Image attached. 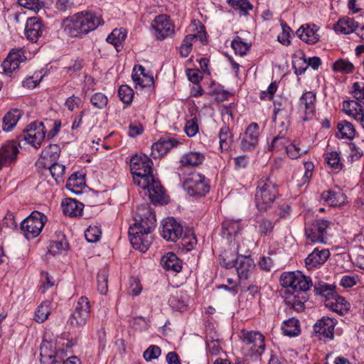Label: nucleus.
<instances>
[{
    "instance_id": "29",
    "label": "nucleus",
    "mask_w": 364,
    "mask_h": 364,
    "mask_svg": "<svg viewBox=\"0 0 364 364\" xmlns=\"http://www.w3.org/2000/svg\"><path fill=\"white\" fill-rule=\"evenodd\" d=\"M132 77L136 87H150L154 83L153 77L145 73V69L142 65H137L134 68Z\"/></svg>"
},
{
    "instance_id": "64",
    "label": "nucleus",
    "mask_w": 364,
    "mask_h": 364,
    "mask_svg": "<svg viewBox=\"0 0 364 364\" xmlns=\"http://www.w3.org/2000/svg\"><path fill=\"white\" fill-rule=\"evenodd\" d=\"M144 132L143 126L138 122H132L129 125L128 136L135 137L141 134Z\"/></svg>"
},
{
    "instance_id": "10",
    "label": "nucleus",
    "mask_w": 364,
    "mask_h": 364,
    "mask_svg": "<svg viewBox=\"0 0 364 364\" xmlns=\"http://www.w3.org/2000/svg\"><path fill=\"white\" fill-rule=\"evenodd\" d=\"M62 343H42L40 347L41 362L43 364H53L63 360L66 352Z\"/></svg>"
},
{
    "instance_id": "19",
    "label": "nucleus",
    "mask_w": 364,
    "mask_h": 364,
    "mask_svg": "<svg viewBox=\"0 0 364 364\" xmlns=\"http://www.w3.org/2000/svg\"><path fill=\"white\" fill-rule=\"evenodd\" d=\"M240 280H247L255 269V263L251 257H236L235 265Z\"/></svg>"
},
{
    "instance_id": "23",
    "label": "nucleus",
    "mask_w": 364,
    "mask_h": 364,
    "mask_svg": "<svg viewBox=\"0 0 364 364\" xmlns=\"http://www.w3.org/2000/svg\"><path fill=\"white\" fill-rule=\"evenodd\" d=\"M205 160V155L203 152L190 151L183 154L180 159L178 170L181 171L183 167H196L202 164Z\"/></svg>"
},
{
    "instance_id": "63",
    "label": "nucleus",
    "mask_w": 364,
    "mask_h": 364,
    "mask_svg": "<svg viewBox=\"0 0 364 364\" xmlns=\"http://www.w3.org/2000/svg\"><path fill=\"white\" fill-rule=\"evenodd\" d=\"M107 101V97L102 93H95L92 96V105L99 109L106 107Z\"/></svg>"
},
{
    "instance_id": "42",
    "label": "nucleus",
    "mask_w": 364,
    "mask_h": 364,
    "mask_svg": "<svg viewBox=\"0 0 364 364\" xmlns=\"http://www.w3.org/2000/svg\"><path fill=\"white\" fill-rule=\"evenodd\" d=\"M68 248V242L65 239V235L59 232L58 240L52 241L49 245V252L55 255L61 253Z\"/></svg>"
},
{
    "instance_id": "49",
    "label": "nucleus",
    "mask_w": 364,
    "mask_h": 364,
    "mask_svg": "<svg viewBox=\"0 0 364 364\" xmlns=\"http://www.w3.org/2000/svg\"><path fill=\"white\" fill-rule=\"evenodd\" d=\"M59 154V146L57 144H50L42 150L41 156L42 158L49 159L52 161L57 159Z\"/></svg>"
},
{
    "instance_id": "3",
    "label": "nucleus",
    "mask_w": 364,
    "mask_h": 364,
    "mask_svg": "<svg viewBox=\"0 0 364 364\" xmlns=\"http://www.w3.org/2000/svg\"><path fill=\"white\" fill-rule=\"evenodd\" d=\"M61 28L68 38H83L91 31V11L85 10L65 18Z\"/></svg>"
},
{
    "instance_id": "47",
    "label": "nucleus",
    "mask_w": 364,
    "mask_h": 364,
    "mask_svg": "<svg viewBox=\"0 0 364 364\" xmlns=\"http://www.w3.org/2000/svg\"><path fill=\"white\" fill-rule=\"evenodd\" d=\"M309 149L304 146H299V144H290L286 146L287 154L291 159H297L302 154L308 152Z\"/></svg>"
},
{
    "instance_id": "39",
    "label": "nucleus",
    "mask_w": 364,
    "mask_h": 364,
    "mask_svg": "<svg viewBox=\"0 0 364 364\" xmlns=\"http://www.w3.org/2000/svg\"><path fill=\"white\" fill-rule=\"evenodd\" d=\"M282 331L284 335L289 337L298 336L301 332L299 320L293 317L284 321L282 326Z\"/></svg>"
},
{
    "instance_id": "20",
    "label": "nucleus",
    "mask_w": 364,
    "mask_h": 364,
    "mask_svg": "<svg viewBox=\"0 0 364 364\" xmlns=\"http://www.w3.org/2000/svg\"><path fill=\"white\" fill-rule=\"evenodd\" d=\"M318 31V28L317 26L314 24H304L298 28L296 35L302 41L308 44H314L317 43L320 38Z\"/></svg>"
},
{
    "instance_id": "62",
    "label": "nucleus",
    "mask_w": 364,
    "mask_h": 364,
    "mask_svg": "<svg viewBox=\"0 0 364 364\" xmlns=\"http://www.w3.org/2000/svg\"><path fill=\"white\" fill-rule=\"evenodd\" d=\"M236 258L232 257L231 258L228 255V252H225L223 255L219 256V262L221 266L230 269L234 267L235 265Z\"/></svg>"
},
{
    "instance_id": "56",
    "label": "nucleus",
    "mask_w": 364,
    "mask_h": 364,
    "mask_svg": "<svg viewBox=\"0 0 364 364\" xmlns=\"http://www.w3.org/2000/svg\"><path fill=\"white\" fill-rule=\"evenodd\" d=\"M282 33L277 36V40L282 45L288 46L290 44V27L283 21L280 20Z\"/></svg>"
},
{
    "instance_id": "7",
    "label": "nucleus",
    "mask_w": 364,
    "mask_h": 364,
    "mask_svg": "<svg viewBox=\"0 0 364 364\" xmlns=\"http://www.w3.org/2000/svg\"><path fill=\"white\" fill-rule=\"evenodd\" d=\"M46 221L43 213L33 211L21 223L20 228L27 239H33L39 235Z\"/></svg>"
},
{
    "instance_id": "1",
    "label": "nucleus",
    "mask_w": 364,
    "mask_h": 364,
    "mask_svg": "<svg viewBox=\"0 0 364 364\" xmlns=\"http://www.w3.org/2000/svg\"><path fill=\"white\" fill-rule=\"evenodd\" d=\"M130 169L135 184L146 190L151 200L154 203H162L164 190L160 181L153 174V162L145 154H135L130 159Z\"/></svg>"
},
{
    "instance_id": "38",
    "label": "nucleus",
    "mask_w": 364,
    "mask_h": 364,
    "mask_svg": "<svg viewBox=\"0 0 364 364\" xmlns=\"http://www.w3.org/2000/svg\"><path fill=\"white\" fill-rule=\"evenodd\" d=\"M218 138L221 151L228 150L233 141V136L228 126L224 124L220 128Z\"/></svg>"
},
{
    "instance_id": "25",
    "label": "nucleus",
    "mask_w": 364,
    "mask_h": 364,
    "mask_svg": "<svg viewBox=\"0 0 364 364\" xmlns=\"http://www.w3.org/2000/svg\"><path fill=\"white\" fill-rule=\"evenodd\" d=\"M330 252L328 250H319L316 248L305 259L306 267L308 269H312L317 266L323 264L329 257Z\"/></svg>"
},
{
    "instance_id": "32",
    "label": "nucleus",
    "mask_w": 364,
    "mask_h": 364,
    "mask_svg": "<svg viewBox=\"0 0 364 364\" xmlns=\"http://www.w3.org/2000/svg\"><path fill=\"white\" fill-rule=\"evenodd\" d=\"M63 212L70 217H77L82 215L84 205L73 198H65L61 203Z\"/></svg>"
},
{
    "instance_id": "55",
    "label": "nucleus",
    "mask_w": 364,
    "mask_h": 364,
    "mask_svg": "<svg viewBox=\"0 0 364 364\" xmlns=\"http://www.w3.org/2000/svg\"><path fill=\"white\" fill-rule=\"evenodd\" d=\"M351 95L355 98V101L364 105V83L363 82H354L352 85Z\"/></svg>"
},
{
    "instance_id": "41",
    "label": "nucleus",
    "mask_w": 364,
    "mask_h": 364,
    "mask_svg": "<svg viewBox=\"0 0 364 364\" xmlns=\"http://www.w3.org/2000/svg\"><path fill=\"white\" fill-rule=\"evenodd\" d=\"M127 37V31L124 28H115L107 36V41L112 44L118 50V47L122 46Z\"/></svg>"
},
{
    "instance_id": "36",
    "label": "nucleus",
    "mask_w": 364,
    "mask_h": 364,
    "mask_svg": "<svg viewBox=\"0 0 364 364\" xmlns=\"http://www.w3.org/2000/svg\"><path fill=\"white\" fill-rule=\"evenodd\" d=\"M358 28V23L353 18L349 17L340 18L333 26V29L337 33L345 35L354 32Z\"/></svg>"
},
{
    "instance_id": "4",
    "label": "nucleus",
    "mask_w": 364,
    "mask_h": 364,
    "mask_svg": "<svg viewBox=\"0 0 364 364\" xmlns=\"http://www.w3.org/2000/svg\"><path fill=\"white\" fill-rule=\"evenodd\" d=\"M279 195L278 186L271 177H262L257 182L255 194L256 207L259 211L271 208Z\"/></svg>"
},
{
    "instance_id": "59",
    "label": "nucleus",
    "mask_w": 364,
    "mask_h": 364,
    "mask_svg": "<svg viewBox=\"0 0 364 364\" xmlns=\"http://www.w3.org/2000/svg\"><path fill=\"white\" fill-rule=\"evenodd\" d=\"M199 127L196 117L186 122L184 131L188 136L193 137L196 136Z\"/></svg>"
},
{
    "instance_id": "40",
    "label": "nucleus",
    "mask_w": 364,
    "mask_h": 364,
    "mask_svg": "<svg viewBox=\"0 0 364 364\" xmlns=\"http://www.w3.org/2000/svg\"><path fill=\"white\" fill-rule=\"evenodd\" d=\"M337 128V136L340 139H352L355 135L354 126L346 120L339 122Z\"/></svg>"
},
{
    "instance_id": "43",
    "label": "nucleus",
    "mask_w": 364,
    "mask_h": 364,
    "mask_svg": "<svg viewBox=\"0 0 364 364\" xmlns=\"http://www.w3.org/2000/svg\"><path fill=\"white\" fill-rule=\"evenodd\" d=\"M109 271L106 266L103 267L97 275V289L101 294H106L108 291Z\"/></svg>"
},
{
    "instance_id": "52",
    "label": "nucleus",
    "mask_w": 364,
    "mask_h": 364,
    "mask_svg": "<svg viewBox=\"0 0 364 364\" xmlns=\"http://www.w3.org/2000/svg\"><path fill=\"white\" fill-rule=\"evenodd\" d=\"M240 338L243 341H264V336L257 331H245L240 332Z\"/></svg>"
},
{
    "instance_id": "11",
    "label": "nucleus",
    "mask_w": 364,
    "mask_h": 364,
    "mask_svg": "<svg viewBox=\"0 0 364 364\" xmlns=\"http://www.w3.org/2000/svg\"><path fill=\"white\" fill-rule=\"evenodd\" d=\"M46 129L43 122H34L20 136L21 141L24 140L36 149L41 146L46 136Z\"/></svg>"
},
{
    "instance_id": "9",
    "label": "nucleus",
    "mask_w": 364,
    "mask_h": 364,
    "mask_svg": "<svg viewBox=\"0 0 364 364\" xmlns=\"http://www.w3.org/2000/svg\"><path fill=\"white\" fill-rule=\"evenodd\" d=\"M331 225V221L321 218L308 221L305 226L307 240L313 243L325 242L327 230Z\"/></svg>"
},
{
    "instance_id": "24",
    "label": "nucleus",
    "mask_w": 364,
    "mask_h": 364,
    "mask_svg": "<svg viewBox=\"0 0 364 364\" xmlns=\"http://www.w3.org/2000/svg\"><path fill=\"white\" fill-rule=\"evenodd\" d=\"M66 188L75 194H80L88 189L85 183V173L78 171L73 173L67 181Z\"/></svg>"
},
{
    "instance_id": "44",
    "label": "nucleus",
    "mask_w": 364,
    "mask_h": 364,
    "mask_svg": "<svg viewBox=\"0 0 364 364\" xmlns=\"http://www.w3.org/2000/svg\"><path fill=\"white\" fill-rule=\"evenodd\" d=\"M51 302L48 300L43 301L35 311V321L38 323L44 322L50 314Z\"/></svg>"
},
{
    "instance_id": "14",
    "label": "nucleus",
    "mask_w": 364,
    "mask_h": 364,
    "mask_svg": "<svg viewBox=\"0 0 364 364\" xmlns=\"http://www.w3.org/2000/svg\"><path fill=\"white\" fill-rule=\"evenodd\" d=\"M161 235L167 241L176 242L182 237L183 227L175 218L168 217L161 222Z\"/></svg>"
},
{
    "instance_id": "13",
    "label": "nucleus",
    "mask_w": 364,
    "mask_h": 364,
    "mask_svg": "<svg viewBox=\"0 0 364 364\" xmlns=\"http://www.w3.org/2000/svg\"><path fill=\"white\" fill-rule=\"evenodd\" d=\"M259 127L256 122L250 123L240 138V146L244 151L255 150L259 142Z\"/></svg>"
},
{
    "instance_id": "57",
    "label": "nucleus",
    "mask_w": 364,
    "mask_h": 364,
    "mask_svg": "<svg viewBox=\"0 0 364 364\" xmlns=\"http://www.w3.org/2000/svg\"><path fill=\"white\" fill-rule=\"evenodd\" d=\"M257 228L260 235L263 236L270 234L274 228V225L271 220L267 219H262L261 220L258 221Z\"/></svg>"
},
{
    "instance_id": "2",
    "label": "nucleus",
    "mask_w": 364,
    "mask_h": 364,
    "mask_svg": "<svg viewBox=\"0 0 364 364\" xmlns=\"http://www.w3.org/2000/svg\"><path fill=\"white\" fill-rule=\"evenodd\" d=\"M139 219L129 227V236L132 247L141 252H145L153 241L151 231L155 228V215L146 205L138 208Z\"/></svg>"
},
{
    "instance_id": "53",
    "label": "nucleus",
    "mask_w": 364,
    "mask_h": 364,
    "mask_svg": "<svg viewBox=\"0 0 364 364\" xmlns=\"http://www.w3.org/2000/svg\"><path fill=\"white\" fill-rule=\"evenodd\" d=\"M231 46L235 53L243 55L247 53L250 48V44L243 41L240 37H236L231 43Z\"/></svg>"
},
{
    "instance_id": "33",
    "label": "nucleus",
    "mask_w": 364,
    "mask_h": 364,
    "mask_svg": "<svg viewBox=\"0 0 364 364\" xmlns=\"http://www.w3.org/2000/svg\"><path fill=\"white\" fill-rule=\"evenodd\" d=\"M307 300L306 291H299V293H291L286 298V304L290 309L296 312H301L304 309V303Z\"/></svg>"
},
{
    "instance_id": "15",
    "label": "nucleus",
    "mask_w": 364,
    "mask_h": 364,
    "mask_svg": "<svg viewBox=\"0 0 364 364\" xmlns=\"http://www.w3.org/2000/svg\"><path fill=\"white\" fill-rule=\"evenodd\" d=\"M90 301L88 298L82 296L78 300L74 312L69 318L68 322L71 325L83 326L90 318Z\"/></svg>"
},
{
    "instance_id": "18",
    "label": "nucleus",
    "mask_w": 364,
    "mask_h": 364,
    "mask_svg": "<svg viewBox=\"0 0 364 364\" xmlns=\"http://www.w3.org/2000/svg\"><path fill=\"white\" fill-rule=\"evenodd\" d=\"M45 27L40 18L37 17L28 18L25 27V35L29 41L36 42L38 38L42 36Z\"/></svg>"
},
{
    "instance_id": "35",
    "label": "nucleus",
    "mask_w": 364,
    "mask_h": 364,
    "mask_svg": "<svg viewBox=\"0 0 364 364\" xmlns=\"http://www.w3.org/2000/svg\"><path fill=\"white\" fill-rule=\"evenodd\" d=\"M161 264L167 271L180 272L182 269L181 261L173 252H167L161 259Z\"/></svg>"
},
{
    "instance_id": "58",
    "label": "nucleus",
    "mask_w": 364,
    "mask_h": 364,
    "mask_svg": "<svg viewBox=\"0 0 364 364\" xmlns=\"http://www.w3.org/2000/svg\"><path fill=\"white\" fill-rule=\"evenodd\" d=\"M228 3L237 9L240 10L244 14L252 9V5L248 0H228Z\"/></svg>"
},
{
    "instance_id": "16",
    "label": "nucleus",
    "mask_w": 364,
    "mask_h": 364,
    "mask_svg": "<svg viewBox=\"0 0 364 364\" xmlns=\"http://www.w3.org/2000/svg\"><path fill=\"white\" fill-rule=\"evenodd\" d=\"M156 38L163 40L173 35L174 26L168 16L165 14L156 16L151 23Z\"/></svg>"
},
{
    "instance_id": "5",
    "label": "nucleus",
    "mask_w": 364,
    "mask_h": 364,
    "mask_svg": "<svg viewBox=\"0 0 364 364\" xmlns=\"http://www.w3.org/2000/svg\"><path fill=\"white\" fill-rule=\"evenodd\" d=\"M183 187L189 196L194 198L203 197L210 191L208 180L205 176L196 171L184 178Z\"/></svg>"
},
{
    "instance_id": "45",
    "label": "nucleus",
    "mask_w": 364,
    "mask_h": 364,
    "mask_svg": "<svg viewBox=\"0 0 364 364\" xmlns=\"http://www.w3.org/2000/svg\"><path fill=\"white\" fill-rule=\"evenodd\" d=\"M287 132V128L284 130H282L279 134L273 138L271 145L269 146V150L272 151H279L287 146L289 141L287 138H285V133Z\"/></svg>"
},
{
    "instance_id": "54",
    "label": "nucleus",
    "mask_w": 364,
    "mask_h": 364,
    "mask_svg": "<svg viewBox=\"0 0 364 364\" xmlns=\"http://www.w3.org/2000/svg\"><path fill=\"white\" fill-rule=\"evenodd\" d=\"M118 96L124 103L129 104L133 100L134 91L129 86L122 85L119 87Z\"/></svg>"
},
{
    "instance_id": "22",
    "label": "nucleus",
    "mask_w": 364,
    "mask_h": 364,
    "mask_svg": "<svg viewBox=\"0 0 364 364\" xmlns=\"http://www.w3.org/2000/svg\"><path fill=\"white\" fill-rule=\"evenodd\" d=\"M321 199L330 206H341L346 203V196L338 187L325 191L321 193Z\"/></svg>"
},
{
    "instance_id": "17",
    "label": "nucleus",
    "mask_w": 364,
    "mask_h": 364,
    "mask_svg": "<svg viewBox=\"0 0 364 364\" xmlns=\"http://www.w3.org/2000/svg\"><path fill=\"white\" fill-rule=\"evenodd\" d=\"M336 321L329 317L323 316L314 326L315 336L319 339H333Z\"/></svg>"
},
{
    "instance_id": "61",
    "label": "nucleus",
    "mask_w": 364,
    "mask_h": 364,
    "mask_svg": "<svg viewBox=\"0 0 364 364\" xmlns=\"http://www.w3.org/2000/svg\"><path fill=\"white\" fill-rule=\"evenodd\" d=\"M161 355V349L157 346H150L144 353L146 360L150 361L157 358Z\"/></svg>"
},
{
    "instance_id": "12",
    "label": "nucleus",
    "mask_w": 364,
    "mask_h": 364,
    "mask_svg": "<svg viewBox=\"0 0 364 364\" xmlns=\"http://www.w3.org/2000/svg\"><path fill=\"white\" fill-rule=\"evenodd\" d=\"M316 95L314 92H304L298 102L299 117L304 122L311 120L316 114Z\"/></svg>"
},
{
    "instance_id": "34",
    "label": "nucleus",
    "mask_w": 364,
    "mask_h": 364,
    "mask_svg": "<svg viewBox=\"0 0 364 364\" xmlns=\"http://www.w3.org/2000/svg\"><path fill=\"white\" fill-rule=\"evenodd\" d=\"M178 144L177 140L174 139H163L151 146V156L156 158L166 154L168 150Z\"/></svg>"
},
{
    "instance_id": "48",
    "label": "nucleus",
    "mask_w": 364,
    "mask_h": 364,
    "mask_svg": "<svg viewBox=\"0 0 364 364\" xmlns=\"http://www.w3.org/2000/svg\"><path fill=\"white\" fill-rule=\"evenodd\" d=\"M334 71L340 72L342 73H351L353 72L354 66L348 60L339 59L336 60L332 66Z\"/></svg>"
},
{
    "instance_id": "26",
    "label": "nucleus",
    "mask_w": 364,
    "mask_h": 364,
    "mask_svg": "<svg viewBox=\"0 0 364 364\" xmlns=\"http://www.w3.org/2000/svg\"><path fill=\"white\" fill-rule=\"evenodd\" d=\"M240 223L237 220H225L222 223L221 235L229 242L240 236Z\"/></svg>"
},
{
    "instance_id": "21",
    "label": "nucleus",
    "mask_w": 364,
    "mask_h": 364,
    "mask_svg": "<svg viewBox=\"0 0 364 364\" xmlns=\"http://www.w3.org/2000/svg\"><path fill=\"white\" fill-rule=\"evenodd\" d=\"M26 60L24 52L21 49H13L4 60L2 67L5 72L11 73L19 66L20 63Z\"/></svg>"
},
{
    "instance_id": "60",
    "label": "nucleus",
    "mask_w": 364,
    "mask_h": 364,
    "mask_svg": "<svg viewBox=\"0 0 364 364\" xmlns=\"http://www.w3.org/2000/svg\"><path fill=\"white\" fill-rule=\"evenodd\" d=\"M292 64L293 68L294 69V73L297 75H302L308 68V65L306 64V59L304 58H299L297 59L294 60Z\"/></svg>"
},
{
    "instance_id": "46",
    "label": "nucleus",
    "mask_w": 364,
    "mask_h": 364,
    "mask_svg": "<svg viewBox=\"0 0 364 364\" xmlns=\"http://www.w3.org/2000/svg\"><path fill=\"white\" fill-rule=\"evenodd\" d=\"M325 161L327 164L333 169L341 170L343 164L341 161L339 154L336 151H331L326 153Z\"/></svg>"
},
{
    "instance_id": "27",
    "label": "nucleus",
    "mask_w": 364,
    "mask_h": 364,
    "mask_svg": "<svg viewBox=\"0 0 364 364\" xmlns=\"http://www.w3.org/2000/svg\"><path fill=\"white\" fill-rule=\"evenodd\" d=\"M342 110L347 115L351 117L357 122L364 117V107L362 104L354 100H346L343 102Z\"/></svg>"
},
{
    "instance_id": "8",
    "label": "nucleus",
    "mask_w": 364,
    "mask_h": 364,
    "mask_svg": "<svg viewBox=\"0 0 364 364\" xmlns=\"http://www.w3.org/2000/svg\"><path fill=\"white\" fill-rule=\"evenodd\" d=\"M318 293L325 297V306L333 311L343 315L350 309V304L344 297L337 294L329 285H323Z\"/></svg>"
},
{
    "instance_id": "30",
    "label": "nucleus",
    "mask_w": 364,
    "mask_h": 364,
    "mask_svg": "<svg viewBox=\"0 0 364 364\" xmlns=\"http://www.w3.org/2000/svg\"><path fill=\"white\" fill-rule=\"evenodd\" d=\"M250 241L244 240L240 235L235 240H230V250L231 252L237 255V257H251L250 250Z\"/></svg>"
},
{
    "instance_id": "51",
    "label": "nucleus",
    "mask_w": 364,
    "mask_h": 364,
    "mask_svg": "<svg viewBox=\"0 0 364 364\" xmlns=\"http://www.w3.org/2000/svg\"><path fill=\"white\" fill-rule=\"evenodd\" d=\"M65 166L58 163H53L49 167V171L57 183L63 181Z\"/></svg>"
},
{
    "instance_id": "50",
    "label": "nucleus",
    "mask_w": 364,
    "mask_h": 364,
    "mask_svg": "<svg viewBox=\"0 0 364 364\" xmlns=\"http://www.w3.org/2000/svg\"><path fill=\"white\" fill-rule=\"evenodd\" d=\"M18 4L35 12H38L45 6L44 0H18Z\"/></svg>"
},
{
    "instance_id": "37",
    "label": "nucleus",
    "mask_w": 364,
    "mask_h": 364,
    "mask_svg": "<svg viewBox=\"0 0 364 364\" xmlns=\"http://www.w3.org/2000/svg\"><path fill=\"white\" fill-rule=\"evenodd\" d=\"M21 116V112L18 109L9 111L3 118V130L7 132L11 131L15 127Z\"/></svg>"
},
{
    "instance_id": "31",
    "label": "nucleus",
    "mask_w": 364,
    "mask_h": 364,
    "mask_svg": "<svg viewBox=\"0 0 364 364\" xmlns=\"http://www.w3.org/2000/svg\"><path fill=\"white\" fill-rule=\"evenodd\" d=\"M205 38V32H199L198 34H189L187 35L182 41V43L179 48L180 55L183 58L188 56L192 50V46L198 39L203 41Z\"/></svg>"
},
{
    "instance_id": "28",
    "label": "nucleus",
    "mask_w": 364,
    "mask_h": 364,
    "mask_svg": "<svg viewBox=\"0 0 364 364\" xmlns=\"http://www.w3.org/2000/svg\"><path fill=\"white\" fill-rule=\"evenodd\" d=\"M18 149L14 141L4 144L0 149V168L16 159Z\"/></svg>"
},
{
    "instance_id": "6",
    "label": "nucleus",
    "mask_w": 364,
    "mask_h": 364,
    "mask_svg": "<svg viewBox=\"0 0 364 364\" xmlns=\"http://www.w3.org/2000/svg\"><path fill=\"white\" fill-rule=\"evenodd\" d=\"M280 284L283 287L289 289L287 291L289 294L306 291L312 285L311 278L300 272H284L280 277Z\"/></svg>"
}]
</instances>
